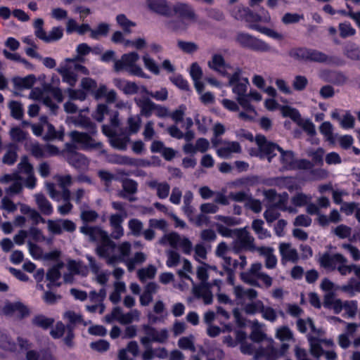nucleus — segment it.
Wrapping results in <instances>:
<instances>
[{
  "mask_svg": "<svg viewBox=\"0 0 360 360\" xmlns=\"http://www.w3.org/2000/svg\"><path fill=\"white\" fill-rule=\"evenodd\" d=\"M229 11L234 19L246 22L248 27L250 30L257 31L275 39H281L283 37L280 33L259 24L260 22L269 23L271 22L270 14L264 8L261 9V14L252 11L249 7L243 4L231 6Z\"/></svg>",
  "mask_w": 360,
  "mask_h": 360,
  "instance_id": "nucleus-1",
  "label": "nucleus"
},
{
  "mask_svg": "<svg viewBox=\"0 0 360 360\" xmlns=\"http://www.w3.org/2000/svg\"><path fill=\"white\" fill-rule=\"evenodd\" d=\"M70 136L73 143H67L65 144L68 155L77 153L76 151L77 146L75 143L80 144V148L83 150L101 149L103 147V143L101 142L96 141L91 136L86 132L72 131Z\"/></svg>",
  "mask_w": 360,
  "mask_h": 360,
  "instance_id": "nucleus-2",
  "label": "nucleus"
},
{
  "mask_svg": "<svg viewBox=\"0 0 360 360\" xmlns=\"http://www.w3.org/2000/svg\"><path fill=\"white\" fill-rule=\"evenodd\" d=\"M234 40L242 49L254 52H269L271 49V46L262 39L244 32H237Z\"/></svg>",
  "mask_w": 360,
  "mask_h": 360,
  "instance_id": "nucleus-3",
  "label": "nucleus"
},
{
  "mask_svg": "<svg viewBox=\"0 0 360 360\" xmlns=\"http://www.w3.org/2000/svg\"><path fill=\"white\" fill-rule=\"evenodd\" d=\"M288 55L299 61L329 63V57L326 53L306 47L292 48L288 51Z\"/></svg>",
  "mask_w": 360,
  "mask_h": 360,
  "instance_id": "nucleus-4",
  "label": "nucleus"
},
{
  "mask_svg": "<svg viewBox=\"0 0 360 360\" xmlns=\"http://www.w3.org/2000/svg\"><path fill=\"white\" fill-rule=\"evenodd\" d=\"M279 153H281V162L287 170H309L314 167V164L309 160L295 159V154L292 150H285L281 148H279Z\"/></svg>",
  "mask_w": 360,
  "mask_h": 360,
  "instance_id": "nucleus-5",
  "label": "nucleus"
},
{
  "mask_svg": "<svg viewBox=\"0 0 360 360\" xmlns=\"http://www.w3.org/2000/svg\"><path fill=\"white\" fill-rule=\"evenodd\" d=\"M255 141L258 146V151L255 154L251 153V155L259 157L261 159L266 158L269 162L276 155L275 150L279 152V148H281L278 144L268 141L262 134H257L255 136Z\"/></svg>",
  "mask_w": 360,
  "mask_h": 360,
  "instance_id": "nucleus-6",
  "label": "nucleus"
},
{
  "mask_svg": "<svg viewBox=\"0 0 360 360\" xmlns=\"http://www.w3.org/2000/svg\"><path fill=\"white\" fill-rule=\"evenodd\" d=\"M143 329L146 336L141 338V342L146 349L152 348L151 342H156L164 343L168 338V331L166 328L158 331L154 327L149 325H143Z\"/></svg>",
  "mask_w": 360,
  "mask_h": 360,
  "instance_id": "nucleus-7",
  "label": "nucleus"
},
{
  "mask_svg": "<svg viewBox=\"0 0 360 360\" xmlns=\"http://www.w3.org/2000/svg\"><path fill=\"white\" fill-rule=\"evenodd\" d=\"M346 262L347 259L340 253L331 255L326 252L319 259L320 266L328 271H334L339 263Z\"/></svg>",
  "mask_w": 360,
  "mask_h": 360,
  "instance_id": "nucleus-8",
  "label": "nucleus"
},
{
  "mask_svg": "<svg viewBox=\"0 0 360 360\" xmlns=\"http://www.w3.org/2000/svg\"><path fill=\"white\" fill-rule=\"evenodd\" d=\"M3 314L6 316H11L15 312H18V318L23 319L30 314V309L22 302L18 301L15 302H8L2 309Z\"/></svg>",
  "mask_w": 360,
  "mask_h": 360,
  "instance_id": "nucleus-9",
  "label": "nucleus"
},
{
  "mask_svg": "<svg viewBox=\"0 0 360 360\" xmlns=\"http://www.w3.org/2000/svg\"><path fill=\"white\" fill-rule=\"evenodd\" d=\"M320 77L323 81L336 86H342L347 81V77L345 73L334 70H324L321 71Z\"/></svg>",
  "mask_w": 360,
  "mask_h": 360,
  "instance_id": "nucleus-10",
  "label": "nucleus"
},
{
  "mask_svg": "<svg viewBox=\"0 0 360 360\" xmlns=\"http://www.w3.org/2000/svg\"><path fill=\"white\" fill-rule=\"evenodd\" d=\"M122 191L119 194L120 197L134 202L136 198L133 195L138 191V183L132 179L125 178L122 180Z\"/></svg>",
  "mask_w": 360,
  "mask_h": 360,
  "instance_id": "nucleus-11",
  "label": "nucleus"
},
{
  "mask_svg": "<svg viewBox=\"0 0 360 360\" xmlns=\"http://www.w3.org/2000/svg\"><path fill=\"white\" fill-rule=\"evenodd\" d=\"M139 56L136 52H130L124 53L120 60H117L114 64V69L116 72L126 70L133 65L139 60Z\"/></svg>",
  "mask_w": 360,
  "mask_h": 360,
  "instance_id": "nucleus-12",
  "label": "nucleus"
},
{
  "mask_svg": "<svg viewBox=\"0 0 360 360\" xmlns=\"http://www.w3.org/2000/svg\"><path fill=\"white\" fill-rule=\"evenodd\" d=\"M172 11V13L178 15L182 20L195 21L197 18L194 10L188 4L177 3L173 6Z\"/></svg>",
  "mask_w": 360,
  "mask_h": 360,
  "instance_id": "nucleus-13",
  "label": "nucleus"
},
{
  "mask_svg": "<svg viewBox=\"0 0 360 360\" xmlns=\"http://www.w3.org/2000/svg\"><path fill=\"white\" fill-rule=\"evenodd\" d=\"M149 9L160 15L170 17L172 15V8L167 0H147Z\"/></svg>",
  "mask_w": 360,
  "mask_h": 360,
  "instance_id": "nucleus-14",
  "label": "nucleus"
},
{
  "mask_svg": "<svg viewBox=\"0 0 360 360\" xmlns=\"http://www.w3.org/2000/svg\"><path fill=\"white\" fill-rule=\"evenodd\" d=\"M134 102L140 108L141 115L149 118L154 112L155 103L148 97L135 98Z\"/></svg>",
  "mask_w": 360,
  "mask_h": 360,
  "instance_id": "nucleus-15",
  "label": "nucleus"
},
{
  "mask_svg": "<svg viewBox=\"0 0 360 360\" xmlns=\"http://www.w3.org/2000/svg\"><path fill=\"white\" fill-rule=\"evenodd\" d=\"M63 266L62 262H58L56 265L50 268L46 273V279L49 281L46 286L48 288H51L52 286L59 287L61 283H58L57 281L61 277L60 269Z\"/></svg>",
  "mask_w": 360,
  "mask_h": 360,
  "instance_id": "nucleus-16",
  "label": "nucleus"
},
{
  "mask_svg": "<svg viewBox=\"0 0 360 360\" xmlns=\"http://www.w3.org/2000/svg\"><path fill=\"white\" fill-rule=\"evenodd\" d=\"M72 122L76 126H79L87 130V134L90 136L91 134L94 135L97 132L96 124L89 117L79 114L77 117L74 118Z\"/></svg>",
  "mask_w": 360,
  "mask_h": 360,
  "instance_id": "nucleus-17",
  "label": "nucleus"
},
{
  "mask_svg": "<svg viewBox=\"0 0 360 360\" xmlns=\"http://www.w3.org/2000/svg\"><path fill=\"white\" fill-rule=\"evenodd\" d=\"M115 243L108 237L103 238L100 240V243L98 245L96 249V254L101 258L109 257L110 250L115 248Z\"/></svg>",
  "mask_w": 360,
  "mask_h": 360,
  "instance_id": "nucleus-18",
  "label": "nucleus"
},
{
  "mask_svg": "<svg viewBox=\"0 0 360 360\" xmlns=\"http://www.w3.org/2000/svg\"><path fill=\"white\" fill-rule=\"evenodd\" d=\"M209 283L201 284L194 288V294L197 297H202L205 304H210L213 300V295L210 289Z\"/></svg>",
  "mask_w": 360,
  "mask_h": 360,
  "instance_id": "nucleus-19",
  "label": "nucleus"
},
{
  "mask_svg": "<svg viewBox=\"0 0 360 360\" xmlns=\"http://www.w3.org/2000/svg\"><path fill=\"white\" fill-rule=\"evenodd\" d=\"M280 254L283 259L292 262H297L298 260V254L295 249L291 248L290 243H283L279 245Z\"/></svg>",
  "mask_w": 360,
  "mask_h": 360,
  "instance_id": "nucleus-20",
  "label": "nucleus"
},
{
  "mask_svg": "<svg viewBox=\"0 0 360 360\" xmlns=\"http://www.w3.org/2000/svg\"><path fill=\"white\" fill-rule=\"evenodd\" d=\"M148 186L157 190V195L160 199H165L169 195L170 186L167 182L159 183L156 180H153L148 182Z\"/></svg>",
  "mask_w": 360,
  "mask_h": 360,
  "instance_id": "nucleus-21",
  "label": "nucleus"
},
{
  "mask_svg": "<svg viewBox=\"0 0 360 360\" xmlns=\"http://www.w3.org/2000/svg\"><path fill=\"white\" fill-rule=\"evenodd\" d=\"M18 146L15 143H10L7 146V150L3 156L2 161L8 165H13L18 159Z\"/></svg>",
  "mask_w": 360,
  "mask_h": 360,
  "instance_id": "nucleus-22",
  "label": "nucleus"
},
{
  "mask_svg": "<svg viewBox=\"0 0 360 360\" xmlns=\"http://www.w3.org/2000/svg\"><path fill=\"white\" fill-rule=\"evenodd\" d=\"M68 162L77 169H82L88 165L86 157L80 153L67 155Z\"/></svg>",
  "mask_w": 360,
  "mask_h": 360,
  "instance_id": "nucleus-23",
  "label": "nucleus"
},
{
  "mask_svg": "<svg viewBox=\"0 0 360 360\" xmlns=\"http://www.w3.org/2000/svg\"><path fill=\"white\" fill-rule=\"evenodd\" d=\"M35 200L38 208L43 214L51 215L53 213L52 205L44 194H37Z\"/></svg>",
  "mask_w": 360,
  "mask_h": 360,
  "instance_id": "nucleus-24",
  "label": "nucleus"
},
{
  "mask_svg": "<svg viewBox=\"0 0 360 360\" xmlns=\"http://www.w3.org/2000/svg\"><path fill=\"white\" fill-rule=\"evenodd\" d=\"M309 345H310V353L315 358H319L321 356L325 351L323 349L321 343L322 342L323 339H319L316 337L310 336L308 338Z\"/></svg>",
  "mask_w": 360,
  "mask_h": 360,
  "instance_id": "nucleus-25",
  "label": "nucleus"
},
{
  "mask_svg": "<svg viewBox=\"0 0 360 360\" xmlns=\"http://www.w3.org/2000/svg\"><path fill=\"white\" fill-rule=\"evenodd\" d=\"M0 348L9 351L15 352L16 350V344L8 333L0 328Z\"/></svg>",
  "mask_w": 360,
  "mask_h": 360,
  "instance_id": "nucleus-26",
  "label": "nucleus"
},
{
  "mask_svg": "<svg viewBox=\"0 0 360 360\" xmlns=\"http://www.w3.org/2000/svg\"><path fill=\"white\" fill-rule=\"evenodd\" d=\"M279 199L277 202L274 205V207L278 208V210L286 212L288 211L290 213H296L297 210L291 206H287L288 200L289 198L288 193L285 191L282 193L278 195Z\"/></svg>",
  "mask_w": 360,
  "mask_h": 360,
  "instance_id": "nucleus-27",
  "label": "nucleus"
},
{
  "mask_svg": "<svg viewBox=\"0 0 360 360\" xmlns=\"http://www.w3.org/2000/svg\"><path fill=\"white\" fill-rule=\"evenodd\" d=\"M260 253L265 255V266L266 269H274L277 264V258L273 254V249L271 248L262 247L259 248Z\"/></svg>",
  "mask_w": 360,
  "mask_h": 360,
  "instance_id": "nucleus-28",
  "label": "nucleus"
},
{
  "mask_svg": "<svg viewBox=\"0 0 360 360\" xmlns=\"http://www.w3.org/2000/svg\"><path fill=\"white\" fill-rule=\"evenodd\" d=\"M36 82L34 75H29L25 77H17L14 79L15 86L20 89H31Z\"/></svg>",
  "mask_w": 360,
  "mask_h": 360,
  "instance_id": "nucleus-29",
  "label": "nucleus"
},
{
  "mask_svg": "<svg viewBox=\"0 0 360 360\" xmlns=\"http://www.w3.org/2000/svg\"><path fill=\"white\" fill-rule=\"evenodd\" d=\"M117 162L121 165L135 167H145L150 165L149 162H146L144 160L130 158L126 155L118 156Z\"/></svg>",
  "mask_w": 360,
  "mask_h": 360,
  "instance_id": "nucleus-30",
  "label": "nucleus"
},
{
  "mask_svg": "<svg viewBox=\"0 0 360 360\" xmlns=\"http://www.w3.org/2000/svg\"><path fill=\"white\" fill-rule=\"evenodd\" d=\"M32 323L36 326L41 328L44 330H47L53 326L54 319L53 318L46 317L43 314H38L32 319Z\"/></svg>",
  "mask_w": 360,
  "mask_h": 360,
  "instance_id": "nucleus-31",
  "label": "nucleus"
},
{
  "mask_svg": "<svg viewBox=\"0 0 360 360\" xmlns=\"http://www.w3.org/2000/svg\"><path fill=\"white\" fill-rule=\"evenodd\" d=\"M157 269L155 266L150 264L146 268L139 269L137 272L139 279L145 282L147 279H153L155 276Z\"/></svg>",
  "mask_w": 360,
  "mask_h": 360,
  "instance_id": "nucleus-32",
  "label": "nucleus"
},
{
  "mask_svg": "<svg viewBox=\"0 0 360 360\" xmlns=\"http://www.w3.org/2000/svg\"><path fill=\"white\" fill-rule=\"evenodd\" d=\"M250 339L257 343H259L264 340L266 334L260 329V326L257 321L253 323L252 331L249 336Z\"/></svg>",
  "mask_w": 360,
  "mask_h": 360,
  "instance_id": "nucleus-33",
  "label": "nucleus"
},
{
  "mask_svg": "<svg viewBox=\"0 0 360 360\" xmlns=\"http://www.w3.org/2000/svg\"><path fill=\"white\" fill-rule=\"evenodd\" d=\"M64 136V132L63 131H57L55 127L49 123L47 124V131L44 136V139L46 141H53L56 139L62 140Z\"/></svg>",
  "mask_w": 360,
  "mask_h": 360,
  "instance_id": "nucleus-34",
  "label": "nucleus"
},
{
  "mask_svg": "<svg viewBox=\"0 0 360 360\" xmlns=\"http://www.w3.org/2000/svg\"><path fill=\"white\" fill-rule=\"evenodd\" d=\"M281 112L283 117H290L298 124H301V115L296 108L285 105L282 108Z\"/></svg>",
  "mask_w": 360,
  "mask_h": 360,
  "instance_id": "nucleus-35",
  "label": "nucleus"
},
{
  "mask_svg": "<svg viewBox=\"0 0 360 360\" xmlns=\"http://www.w3.org/2000/svg\"><path fill=\"white\" fill-rule=\"evenodd\" d=\"M58 72L61 75L64 82H67L72 86H75L77 79V75L76 73L70 70V69L67 67L59 69Z\"/></svg>",
  "mask_w": 360,
  "mask_h": 360,
  "instance_id": "nucleus-36",
  "label": "nucleus"
},
{
  "mask_svg": "<svg viewBox=\"0 0 360 360\" xmlns=\"http://www.w3.org/2000/svg\"><path fill=\"white\" fill-rule=\"evenodd\" d=\"M264 309V303L262 300H257L245 304L244 311L246 314L254 315L257 313H261Z\"/></svg>",
  "mask_w": 360,
  "mask_h": 360,
  "instance_id": "nucleus-37",
  "label": "nucleus"
},
{
  "mask_svg": "<svg viewBox=\"0 0 360 360\" xmlns=\"http://www.w3.org/2000/svg\"><path fill=\"white\" fill-rule=\"evenodd\" d=\"M117 24L123 29L125 33H131V27H135L136 23L129 20L124 14H119L116 17Z\"/></svg>",
  "mask_w": 360,
  "mask_h": 360,
  "instance_id": "nucleus-38",
  "label": "nucleus"
},
{
  "mask_svg": "<svg viewBox=\"0 0 360 360\" xmlns=\"http://www.w3.org/2000/svg\"><path fill=\"white\" fill-rule=\"evenodd\" d=\"M44 20L41 18H37L34 22V34L35 36L46 43L47 34L44 29Z\"/></svg>",
  "mask_w": 360,
  "mask_h": 360,
  "instance_id": "nucleus-39",
  "label": "nucleus"
},
{
  "mask_svg": "<svg viewBox=\"0 0 360 360\" xmlns=\"http://www.w3.org/2000/svg\"><path fill=\"white\" fill-rule=\"evenodd\" d=\"M129 139L127 136H121L120 135L114 134L110 139L112 146L119 150H126L127 144Z\"/></svg>",
  "mask_w": 360,
  "mask_h": 360,
  "instance_id": "nucleus-40",
  "label": "nucleus"
},
{
  "mask_svg": "<svg viewBox=\"0 0 360 360\" xmlns=\"http://www.w3.org/2000/svg\"><path fill=\"white\" fill-rule=\"evenodd\" d=\"M81 87L86 95L89 94L93 96L97 88V82L91 77H84L81 81Z\"/></svg>",
  "mask_w": 360,
  "mask_h": 360,
  "instance_id": "nucleus-41",
  "label": "nucleus"
},
{
  "mask_svg": "<svg viewBox=\"0 0 360 360\" xmlns=\"http://www.w3.org/2000/svg\"><path fill=\"white\" fill-rule=\"evenodd\" d=\"M110 30V25L105 22H101L96 29L91 30L90 37L94 39H98L99 36H107Z\"/></svg>",
  "mask_w": 360,
  "mask_h": 360,
  "instance_id": "nucleus-42",
  "label": "nucleus"
},
{
  "mask_svg": "<svg viewBox=\"0 0 360 360\" xmlns=\"http://www.w3.org/2000/svg\"><path fill=\"white\" fill-rule=\"evenodd\" d=\"M170 82L177 88L183 91H189L190 86L188 81L181 74L169 77Z\"/></svg>",
  "mask_w": 360,
  "mask_h": 360,
  "instance_id": "nucleus-43",
  "label": "nucleus"
},
{
  "mask_svg": "<svg viewBox=\"0 0 360 360\" xmlns=\"http://www.w3.org/2000/svg\"><path fill=\"white\" fill-rule=\"evenodd\" d=\"M11 116L15 120H20L23 117V108L20 102L12 101L9 104Z\"/></svg>",
  "mask_w": 360,
  "mask_h": 360,
  "instance_id": "nucleus-44",
  "label": "nucleus"
},
{
  "mask_svg": "<svg viewBox=\"0 0 360 360\" xmlns=\"http://www.w3.org/2000/svg\"><path fill=\"white\" fill-rule=\"evenodd\" d=\"M319 130L321 134H322L330 143H334L335 139L333 134V125L330 122H323L320 127Z\"/></svg>",
  "mask_w": 360,
  "mask_h": 360,
  "instance_id": "nucleus-45",
  "label": "nucleus"
},
{
  "mask_svg": "<svg viewBox=\"0 0 360 360\" xmlns=\"http://www.w3.org/2000/svg\"><path fill=\"white\" fill-rule=\"evenodd\" d=\"M142 60L147 70L155 75H158L160 74L159 66L155 60L148 56V54L143 56Z\"/></svg>",
  "mask_w": 360,
  "mask_h": 360,
  "instance_id": "nucleus-46",
  "label": "nucleus"
},
{
  "mask_svg": "<svg viewBox=\"0 0 360 360\" xmlns=\"http://www.w3.org/2000/svg\"><path fill=\"white\" fill-rule=\"evenodd\" d=\"M340 35L342 38H347L353 36L356 30L353 28L349 22H345L339 24Z\"/></svg>",
  "mask_w": 360,
  "mask_h": 360,
  "instance_id": "nucleus-47",
  "label": "nucleus"
},
{
  "mask_svg": "<svg viewBox=\"0 0 360 360\" xmlns=\"http://www.w3.org/2000/svg\"><path fill=\"white\" fill-rule=\"evenodd\" d=\"M76 51L77 56L75 58H77L79 62L84 63V57L89 54V53L91 51V48L87 44L82 43L77 45Z\"/></svg>",
  "mask_w": 360,
  "mask_h": 360,
  "instance_id": "nucleus-48",
  "label": "nucleus"
},
{
  "mask_svg": "<svg viewBox=\"0 0 360 360\" xmlns=\"http://www.w3.org/2000/svg\"><path fill=\"white\" fill-rule=\"evenodd\" d=\"M27 133L19 127H13L10 131V136L13 141L22 142L27 139Z\"/></svg>",
  "mask_w": 360,
  "mask_h": 360,
  "instance_id": "nucleus-49",
  "label": "nucleus"
},
{
  "mask_svg": "<svg viewBox=\"0 0 360 360\" xmlns=\"http://www.w3.org/2000/svg\"><path fill=\"white\" fill-rule=\"evenodd\" d=\"M44 89L46 92L51 93L54 99L58 103H61L63 101V95L60 88L55 87L51 84H45Z\"/></svg>",
  "mask_w": 360,
  "mask_h": 360,
  "instance_id": "nucleus-50",
  "label": "nucleus"
},
{
  "mask_svg": "<svg viewBox=\"0 0 360 360\" xmlns=\"http://www.w3.org/2000/svg\"><path fill=\"white\" fill-rule=\"evenodd\" d=\"M308 84V79L305 76L296 75L292 82V87L295 91H302L304 90Z\"/></svg>",
  "mask_w": 360,
  "mask_h": 360,
  "instance_id": "nucleus-51",
  "label": "nucleus"
},
{
  "mask_svg": "<svg viewBox=\"0 0 360 360\" xmlns=\"http://www.w3.org/2000/svg\"><path fill=\"white\" fill-rule=\"evenodd\" d=\"M129 131L131 134H136L141 127V119L140 116L129 117L127 120Z\"/></svg>",
  "mask_w": 360,
  "mask_h": 360,
  "instance_id": "nucleus-52",
  "label": "nucleus"
},
{
  "mask_svg": "<svg viewBox=\"0 0 360 360\" xmlns=\"http://www.w3.org/2000/svg\"><path fill=\"white\" fill-rule=\"evenodd\" d=\"M276 338L281 341H288L293 338V334L288 326H282L276 331Z\"/></svg>",
  "mask_w": 360,
  "mask_h": 360,
  "instance_id": "nucleus-53",
  "label": "nucleus"
},
{
  "mask_svg": "<svg viewBox=\"0 0 360 360\" xmlns=\"http://www.w3.org/2000/svg\"><path fill=\"white\" fill-rule=\"evenodd\" d=\"M106 237H108L106 231H103L99 226H93L89 235V238L91 241L101 240Z\"/></svg>",
  "mask_w": 360,
  "mask_h": 360,
  "instance_id": "nucleus-54",
  "label": "nucleus"
},
{
  "mask_svg": "<svg viewBox=\"0 0 360 360\" xmlns=\"http://www.w3.org/2000/svg\"><path fill=\"white\" fill-rule=\"evenodd\" d=\"M20 171L26 174H32L33 173V166L29 162L28 157L27 155H24L22 157L20 163L18 165Z\"/></svg>",
  "mask_w": 360,
  "mask_h": 360,
  "instance_id": "nucleus-55",
  "label": "nucleus"
},
{
  "mask_svg": "<svg viewBox=\"0 0 360 360\" xmlns=\"http://www.w3.org/2000/svg\"><path fill=\"white\" fill-rule=\"evenodd\" d=\"M309 199L306 194L297 193L291 198V202L295 207H303L308 204Z\"/></svg>",
  "mask_w": 360,
  "mask_h": 360,
  "instance_id": "nucleus-56",
  "label": "nucleus"
},
{
  "mask_svg": "<svg viewBox=\"0 0 360 360\" xmlns=\"http://www.w3.org/2000/svg\"><path fill=\"white\" fill-rule=\"evenodd\" d=\"M63 36V29L60 27H53L47 36L46 43L60 40Z\"/></svg>",
  "mask_w": 360,
  "mask_h": 360,
  "instance_id": "nucleus-57",
  "label": "nucleus"
},
{
  "mask_svg": "<svg viewBox=\"0 0 360 360\" xmlns=\"http://www.w3.org/2000/svg\"><path fill=\"white\" fill-rule=\"evenodd\" d=\"M178 47L186 53H193L195 52L198 47L196 44L191 41H184L179 40L177 43Z\"/></svg>",
  "mask_w": 360,
  "mask_h": 360,
  "instance_id": "nucleus-58",
  "label": "nucleus"
},
{
  "mask_svg": "<svg viewBox=\"0 0 360 360\" xmlns=\"http://www.w3.org/2000/svg\"><path fill=\"white\" fill-rule=\"evenodd\" d=\"M304 19L303 14L286 13L282 17V22L285 25L297 23Z\"/></svg>",
  "mask_w": 360,
  "mask_h": 360,
  "instance_id": "nucleus-59",
  "label": "nucleus"
},
{
  "mask_svg": "<svg viewBox=\"0 0 360 360\" xmlns=\"http://www.w3.org/2000/svg\"><path fill=\"white\" fill-rule=\"evenodd\" d=\"M209 66L212 69L219 71V68H224L226 66L225 60L221 54H214L212 56V64L209 62Z\"/></svg>",
  "mask_w": 360,
  "mask_h": 360,
  "instance_id": "nucleus-60",
  "label": "nucleus"
},
{
  "mask_svg": "<svg viewBox=\"0 0 360 360\" xmlns=\"http://www.w3.org/2000/svg\"><path fill=\"white\" fill-rule=\"evenodd\" d=\"M118 87L121 89L126 95L136 94L139 91V86L134 82L125 81L122 87L120 86H118Z\"/></svg>",
  "mask_w": 360,
  "mask_h": 360,
  "instance_id": "nucleus-61",
  "label": "nucleus"
},
{
  "mask_svg": "<svg viewBox=\"0 0 360 360\" xmlns=\"http://www.w3.org/2000/svg\"><path fill=\"white\" fill-rule=\"evenodd\" d=\"M180 262V255L175 250H169L167 253V260L166 265L169 268L174 267L179 264Z\"/></svg>",
  "mask_w": 360,
  "mask_h": 360,
  "instance_id": "nucleus-62",
  "label": "nucleus"
},
{
  "mask_svg": "<svg viewBox=\"0 0 360 360\" xmlns=\"http://www.w3.org/2000/svg\"><path fill=\"white\" fill-rule=\"evenodd\" d=\"M345 56L353 60H360V48L356 45H351L346 48Z\"/></svg>",
  "mask_w": 360,
  "mask_h": 360,
  "instance_id": "nucleus-63",
  "label": "nucleus"
},
{
  "mask_svg": "<svg viewBox=\"0 0 360 360\" xmlns=\"http://www.w3.org/2000/svg\"><path fill=\"white\" fill-rule=\"evenodd\" d=\"M129 228L134 236H138L141 234L143 229L142 222L137 219H131L128 223Z\"/></svg>",
  "mask_w": 360,
  "mask_h": 360,
  "instance_id": "nucleus-64",
  "label": "nucleus"
}]
</instances>
